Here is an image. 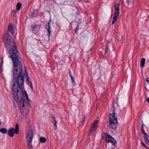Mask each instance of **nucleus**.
<instances>
[{"instance_id": "obj_6", "label": "nucleus", "mask_w": 149, "mask_h": 149, "mask_svg": "<svg viewBox=\"0 0 149 149\" xmlns=\"http://www.w3.org/2000/svg\"><path fill=\"white\" fill-rule=\"evenodd\" d=\"M15 128V130L14 128H11L8 130V133L9 136H13L15 133L16 134H18L19 132V125L18 124H16Z\"/></svg>"}, {"instance_id": "obj_26", "label": "nucleus", "mask_w": 149, "mask_h": 149, "mask_svg": "<svg viewBox=\"0 0 149 149\" xmlns=\"http://www.w3.org/2000/svg\"><path fill=\"white\" fill-rule=\"evenodd\" d=\"M1 59H2V61L1 63V65H2L3 64V58L2 57L1 58Z\"/></svg>"}, {"instance_id": "obj_35", "label": "nucleus", "mask_w": 149, "mask_h": 149, "mask_svg": "<svg viewBox=\"0 0 149 149\" xmlns=\"http://www.w3.org/2000/svg\"><path fill=\"white\" fill-rule=\"evenodd\" d=\"M84 118H85V117H84L83 118V121H84Z\"/></svg>"}, {"instance_id": "obj_5", "label": "nucleus", "mask_w": 149, "mask_h": 149, "mask_svg": "<svg viewBox=\"0 0 149 149\" xmlns=\"http://www.w3.org/2000/svg\"><path fill=\"white\" fill-rule=\"evenodd\" d=\"M114 9L115 12L112 22V24H114L117 21V18L118 17L119 15V3H118L117 5L114 6Z\"/></svg>"}, {"instance_id": "obj_25", "label": "nucleus", "mask_w": 149, "mask_h": 149, "mask_svg": "<svg viewBox=\"0 0 149 149\" xmlns=\"http://www.w3.org/2000/svg\"><path fill=\"white\" fill-rule=\"evenodd\" d=\"M79 26H77L76 28L74 30L75 31V32H76V31L79 29Z\"/></svg>"}, {"instance_id": "obj_24", "label": "nucleus", "mask_w": 149, "mask_h": 149, "mask_svg": "<svg viewBox=\"0 0 149 149\" xmlns=\"http://www.w3.org/2000/svg\"><path fill=\"white\" fill-rule=\"evenodd\" d=\"M29 76H27L26 77V81H29Z\"/></svg>"}, {"instance_id": "obj_11", "label": "nucleus", "mask_w": 149, "mask_h": 149, "mask_svg": "<svg viewBox=\"0 0 149 149\" xmlns=\"http://www.w3.org/2000/svg\"><path fill=\"white\" fill-rule=\"evenodd\" d=\"M32 140H27V145L28 146V147L29 149H31L33 147V146L32 144Z\"/></svg>"}, {"instance_id": "obj_37", "label": "nucleus", "mask_w": 149, "mask_h": 149, "mask_svg": "<svg viewBox=\"0 0 149 149\" xmlns=\"http://www.w3.org/2000/svg\"><path fill=\"white\" fill-rule=\"evenodd\" d=\"M84 1H86L87 0H83Z\"/></svg>"}, {"instance_id": "obj_27", "label": "nucleus", "mask_w": 149, "mask_h": 149, "mask_svg": "<svg viewBox=\"0 0 149 149\" xmlns=\"http://www.w3.org/2000/svg\"><path fill=\"white\" fill-rule=\"evenodd\" d=\"M141 144L142 145V146H143L144 147H146V145L143 142H141Z\"/></svg>"}, {"instance_id": "obj_22", "label": "nucleus", "mask_w": 149, "mask_h": 149, "mask_svg": "<svg viewBox=\"0 0 149 149\" xmlns=\"http://www.w3.org/2000/svg\"><path fill=\"white\" fill-rule=\"evenodd\" d=\"M109 43H108L107 44H106V45H105V46H106V48H105V54L106 53V51L108 49V47H109Z\"/></svg>"}, {"instance_id": "obj_9", "label": "nucleus", "mask_w": 149, "mask_h": 149, "mask_svg": "<svg viewBox=\"0 0 149 149\" xmlns=\"http://www.w3.org/2000/svg\"><path fill=\"white\" fill-rule=\"evenodd\" d=\"M34 132L31 129H29L27 131V134L26 135L27 140H33L34 136Z\"/></svg>"}, {"instance_id": "obj_31", "label": "nucleus", "mask_w": 149, "mask_h": 149, "mask_svg": "<svg viewBox=\"0 0 149 149\" xmlns=\"http://www.w3.org/2000/svg\"><path fill=\"white\" fill-rule=\"evenodd\" d=\"M70 76V78H71V79H72L73 78V77L72 76V75H71Z\"/></svg>"}, {"instance_id": "obj_28", "label": "nucleus", "mask_w": 149, "mask_h": 149, "mask_svg": "<svg viewBox=\"0 0 149 149\" xmlns=\"http://www.w3.org/2000/svg\"><path fill=\"white\" fill-rule=\"evenodd\" d=\"M0 69H1V72H2L3 71V69H2V65H1Z\"/></svg>"}, {"instance_id": "obj_32", "label": "nucleus", "mask_w": 149, "mask_h": 149, "mask_svg": "<svg viewBox=\"0 0 149 149\" xmlns=\"http://www.w3.org/2000/svg\"><path fill=\"white\" fill-rule=\"evenodd\" d=\"M69 75H70V76L72 75L71 73V72L70 71V70H69Z\"/></svg>"}, {"instance_id": "obj_2", "label": "nucleus", "mask_w": 149, "mask_h": 149, "mask_svg": "<svg viewBox=\"0 0 149 149\" xmlns=\"http://www.w3.org/2000/svg\"><path fill=\"white\" fill-rule=\"evenodd\" d=\"M3 42L5 46L7 48H10V49L9 51V52L11 50L13 52L12 53L14 54L15 50H16L18 55H19V53L18 52V49L17 47L16 43L13 42L12 43L11 42V38L10 37L9 33L8 32H6L5 33L3 36Z\"/></svg>"}, {"instance_id": "obj_16", "label": "nucleus", "mask_w": 149, "mask_h": 149, "mask_svg": "<svg viewBox=\"0 0 149 149\" xmlns=\"http://www.w3.org/2000/svg\"><path fill=\"white\" fill-rule=\"evenodd\" d=\"M0 132L3 134H6L7 132V130L5 128H2L0 129Z\"/></svg>"}, {"instance_id": "obj_14", "label": "nucleus", "mask_w": 149, "mask_h": 149, "mask_svg": "<svg viewBox=\"0 0 149 149\" xmlns=\"http://www.w3.org/2000/svg\"><path fill=\"white\" fill-rule=\"evenodd\" d=\"M38 10L37 9L35 10L33 12V13L31 15V16L32 17H36L38 15Z\"/></svg>"}, {"instance_id": "obj_18", "label": "nucleus", "mask_w": 149, "mask_h": 149, "mask_svg": "<svg viewBox=\"0 0 149 149\" xmlns=\"http://www.w3.org/2000/svg\"><path fill=\"white\" fill-rule=\"evenodd\" d=\"M38 27H39V25H38L35 24L33 25H32L31 26V27L32 29V31H35L36 30V29Z\"/></svg>"}, {"instance_id": "obj_12", "label": "nucleus", "mask_w": 149, "mask_h": 149, "mask_svg": "<svg viewBox=\"0 0 149 149\" xmlns=\"http://www.w3.org/2000/svg\"><path fill=\"white\" fill-rule=\"evenodd\" d=\"M51 121L53 123L55 126L54 129H56L57 128V122L56 121L55 117L54 116L51 117Z\"/></svg>"}, {"instance_id": "obj_29", "label": "nucleus", "mask_w": 149, "mask_h": 149, "mask_svg": "<svg viewBox=\"0 0 149 149\" xmlns=\"http://www.w3.org/2000/svg\"><path fill=\"white\" fill-rule=\"evenodd\" d=\"M146 81H147V82H148V83L149 84V78H147V79H146Z\"/></svg>"}, {"instance_id": "obj_1", "label": "nucleus", "mask_w": 149, "mask_h": 149, "mask_svg": "<svg viewBox=\"0 0 149 149\" xmlns=\"http://www.w3.org/2000/svg\"><path fill=\"white\" fill-rule=\"evenodd\" d=\"M15 54L11 50L9 55L13 62V77L15 82L12 87V91L15 100L19 103L21 108V111L24 114V107L29 109L31 108L30 101L28 97L26 91L24 90L22 92L24 83V74L22 64V61L19 55L15 50Z\"/></svg>"}, {"instance_id": "obj_34", "label": "nucleus", "mask_w": 149, "mask_h": 149, "mask_svg": "<svg viewBox=\"0 0 149 149\" xmlns=\"http://www.w3.org/2000/svg\"><path fill=\"white\" fill-rule=\"evenodd\" d=\"M71 80H72V81L73 82H74V78H73Z\"/></svg>"}, {"instance_id": "obj_20", "label": "nucleus", "mask_w": 149, "mask_h": 149, "mask_svg": "<svg viewBox=\"0 0 149 149\" xmlns=\"http://www.w3.org/2000/svg\"><path fill=\"white\" fill-rule=\"evenodd\" d=\"M26 82H27V84L29 85H30L31 87V88L33 89V86L31 82L30 81H26Z\"/></svg>"}, {"instance_id": "obj_7", "label": "nucleus", "mask_w": 149, "mask_h": 149, "mask_svg": "<svg viewBox=\"0 0 149 149\" xmlns=\"http://www.w3.org/2000/svg\"><path fill=\"white\" fill-rule=\"evenodd\" d=\"M46 28L47 30V32L48 40H47V41L48 42L52 32V30L51 26L50 25V22H48L46 23Z\"/></svg>"}, {"instance_id": "obj_3", "label": "nucleus", "mask_w": 149, "mask_h": 149, "mask_svg": "<svg viewBox=\"0 0 149 149\" xmlns=\"http://www.w3.org/2000/svg\"><path fill=\"white\" fill-rule=\"evenodd\" d=\"M110 121L109 128L111 130H114L116 128V125L118 123L117 116L115 111V108L113 109V113L112 114L110 113L109 117Z\"/></svg>"}, {"instance_id": "obj_17", "label": "nucleus", "mask_w": 149, "mask_h": 149, "mask_svg": "<svg viewBox=\"0 0 149 149\" xmlns=\"http://www.w3.org/2000/svg\"><path fill=\"white\" fill-rule=\"evenodd\" d=\"M40 142L41 143H45L46 142V139L43 137H41L40 139Z\"/></svg>"}, {"instance_id": "obj_10", "label": "nucleus", "mask_w": 149, "mask_h": 149, "mask_svg": "<svg viewBox=\"0 0 149 149\" xmlns=\"http://www.w3.org/2000/svg\"><path fill=\"white\" fill-rule=\"evenodd\" d=\"M8 27L9 31L13 35L14 33L15 28L13 25L10 24Z\"/></svg>"}, {"instance_id": "obj_36", "label": "nucleus", "mask_w": 149, "mask_h": 149, "mask_svg": "<svg viewBox=\"0 0 149 149\" xmlns=\"http://www.w3.org/2000/svg\"><path fill=\"white\" fill-rule=\"evenodd\" d=\"M145 88L146 90V87H145Z\"/></svg>"}, {"instance_id": "obj_30", "label": "nucleus", "mask_w": 149, "mask_h": 149, "mask_svg": "<svg viewBox=\"0 0 149 149\" xmlns=\"http://www.w3.org/2000/svg\"><path fill=\"white\" fill-rule=\"evenodd\" d=\"M147 101L149 103V97L147 99Z\"/></svg>"}, {"instance_id": "obj_33", "label": "nucleus", "mask_w": 149, "mask_h": 149, "mask_svg": "<svg viewBox=\"0 0 149 149\" xmlns=\"http://www.w3.org/2000/svg\"><path fill=\"white\" fill-rule=\"evenodd\" d=\"M127 5L128 6L130 4L129 2V1H127Z\"/></svg>"}, {"instance_id": "obj_23", "label": "nucleus", "mask_w": 149, "mask_h": 149, "mask_svg": "<svg viewBox=\"0 0 149 149\" xmlns=\"http://www.w3.org/2000/svg\"><path fill=\"white\" fill-rule=\"evenodd\" d=\"M25 75L27 76H28V72H27V70L26 69H25Z\"/></svg>"}, {"instance_id": "obj_15", "label": "nucleus", "mask_w": 149, "mask_h": 149, "mask_svg": "<svg viewBox=\"0 0 149 149\" xmlns=\"http://www.w3.org/2000/svg\"><path fill=\"white\" fill-rule=\"evenodd\" d=\"M145 58H142L141 61V67H143L145 65Z\"/></svg>"}, {"instance_id": "obj_4", "label": "nucleus", "mask_w": 149, "mask_h": 149, "mask_svg": "<svg viewBox=\"0 0 149 149\" xmlns=\"http://www.w3.org/2000/svg\"><path fill=\"white\" fill-rule=\"evenodd\" d=\"M102 138L106 140L107 143L110 142L115 144L116 143V142L115 139L112 137L110 135L104 132L102 134Z\"/></svg>"}, {"instance_id": "obj_13", "label": "nucleus", "mask_w": 149, "mask_h": 149, "mask_svg": "<svg viewBox=\"0 0 149 149\" xmlns=\"http://www.w3.org/2000/svg\"><path fill=\"white\" fill-rule=\"evenodd\" d=\"M143 136L146 143L148 144H149V141L148 138V136L147 135V134L146 133L144 134Z\"/></svg>"}, {"instance_id": "obj_8", "label": "nucleus", "mask_w": 149, "mask_h": 149, "mask_svg": "<svg viewBox=\"0 0 149 149\" xmlns=\"http://www.w3.org/2000/svg\"><path fill=\"white\" fill-rule=\"evenodd\" d=\"M98 123V120H96L94 121L92 124L91 127V129L90 133L91 134L94 132L97 129Z\"/></svg>"}, {"instance_id": "obj_21", "label": "nucleus", "mask_w": 149, "mask_h": 149, "mask_svg": "<svg viewBox=\"0 0 149 149\" xmlns=\"http://www.w3.org/2000/svg\"><path fill=\"white\" fill-rule=\"evenodd\" d=\"M141 130H142V133L144 134H146V133L145 132V131L144 130V129H143V124L142 125V126H141Z\"/></svg>"}, {"instance_id": "obj_19", "label": "nucleus", "mask_w": 149, "mask_h": 149, "mask_svg": "<svg viewBox=\"0 0 149 149\" xmlns=\"http://www.w3.org/2000/svg\"><path fill=\"white\" fill-rule=\"evenodd\" d=\"M21 3H18L17 4V10H19L21 7Z\"/></svg>"}]
</instances>
